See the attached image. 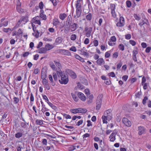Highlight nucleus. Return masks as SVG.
<instances>
[{
    "label": "nucleus",
    "instance_id": "obj_1",
    "mask_svg": "<svg viewBox=\"0 0 151 151\" xmlns=\"http://www.w3.org/2000/svg\"><path fill=\"white\" fill-rule=\"evenodd\" d=\"M76 15L74 16V18H79L81 16L82 12L81 9V5L78 7L76 6Z\"/></svg>",
    "mask_w": 151,
    "mask_h": 151
},
{
    "label": "nucleus",
    "instance_id": "obj_2",
    "mask_svg": "<svg viewBox=\"0 0 151 151\" xmlns=\"http://www.w3.org/2000/svg\"><path fill=\"white\" fill-rule=\"evenodd\" d=\"M92 29V27H88L87 26H85L84 28V31L86 32V35L87 37H90Z\"/></svg>",
    "mask_w": 151,
    "mask_h": 151
},
{
    "label": "nucleus",
    "instance_id": "obj_3",
    "mask_svg": "<svg viewBox=\"0 0 151 151\" xmlns=\"http://www.w3.org/2000/svg\"><path fill=\"white\" fill-rule=\"evenodd\" d=\"M59 82L61 84H67L68 82V77L65 75L61 77V80H59Z\"/></svg>",
    "mask_w": 151,
    "mask_h": 151
},
{
    "label": "nucleus",
    "instance_id": "obj_4",
    "mask_svg": "<svg viewBox=\"0 0 151 151\" xmlns=\"http://www.w3.org/2000/svg\"><path fill=\"white\" fill-rule=\"evenodd\" d=\"M122 121L123 123L127 127H130L131 126V122L127 118H123Z\"/></svg>",
    "mask_w": 151,
    "mask_h": 151
},
{
    "label": "nucleus",
    "instance_id": "obj_5",
    "mask_svg": "<svg viewBox=\"0 0 151 151\" xmlns=\"http://www.w3.org/2000/svg\"><path fill=\"white\" fill-rule=\"evenodd\" d=\"M68 26H70L71 32L75 31L78 28V25L77 24L73 22Z\"/></svg>",
    "mask_w": 151,
    "mask_h": 151
},
{
    "label": "nucleus",
    "instance_id": "obj_6",
    "mask_svg": "<svg viewBox=\"0 0 151 151\" xmlns=\"http://www.w3.org/2000/svg\"><path fill=\"white\" fill-rule=\"evenodd\" d=\"M67 71L68 74L73 79H75L76 78L77 76L74 71L69 69H68Z\"/></svg>",
    "mask_w": 151,
    "mask_h": 151
},
{
    "label": "nucleus",
    "instance_id": "obj_7",
    "mask_svg": "<svg viewBox=\"0 0 151 151\" xmlns=\"http://www.w3.org/2000/svg\"><path fill=\"white\" fill-rule=\"evenodd\" d=\"M103 97V95L102 94H101L98 96L96 101V104H101Z\"/></svg>",
    "mask_w": 151,
    "mask_h": 151
},
{
    "label": "nucleus",
    "instance_id": "obj_8",
    "mask_svg": "<svg viewBox=\"0 0 151 151\" xmlns=\"http://www.w3.org/2000/svg\"><path fill=\"white\" fill-rule=\"evenodd\" d=\"M72 18L70 15H69L68 17L65 26H68L70 24H72Z\"/></svg>",
    "mask_w": 151,
    "mask_h": 151
},
{
    "label": "nucleus",
    "instance_id": "obj_9",
    "mask_svg": "<svg viewBox=\"0 0 151 151\" xmlns=\"http://www.w3.org/2000/svg\"><path fill=\"white\" fill-rule=\"evenodd\" d=\"M78 96L79 99L82 101H85L86 100V97L81 92H79Z\"/></svg>",
    "mask_w": 151,
    "mask_h": 151
},
{
    "label": "nucleus",
    "instance_id": "obj_10",
    "mask_svg": "<svg viewBox=\"0 0 151 151\" xmlns=\"http://www.w3.org/2000/svg\"><path fill=\"white\" fill-rule=\"evenodd\" d=\"M60 53L65 55H70L71 53L68 50L65 49H60Z\"/></svg>",
    "mask_w": 151,
    "mask_h": 151
},
{
    "label": "nucleus",
    "instance_id": "obj_11",
    "mask_svg": "<svg viewBox=\"0 0 151 151\" xmlns=\"http://www.w3.org/2000/svg\"><path fill=\"white\" fill-rule=\"evenodd\" d=\"M42 83L45 87L48 90H49L50 89V87L49 85V84L48 83V81L47 79H44L42 80Z\"/></svg>",
    "mask_w": 151,
    "mask_h": 151
},
{
    "label": "nucleus",
    "instance_id": "obj_12",
    "mask_svg": "<svg viewBox=\"0 0 151 151\" xmlns=\"http://www.w3.org/2000/svg\"><path fill=\"white\" fill-rule=\"evenodd\" d=\"M138 134L139 135H141L145 132V128L143 127L140 126L138 127Z\"/></svg>",
    "mask_w": 151,
    "mask_h": 151
},
{
    "label": "nucleus",
    "instance_id": "obj_13",
    "mask_svg": "<svg viewBox=\"0 0 151 151\" xmlns=\"http://www.w3.org/2000/svg\"><path fill=\"white\" fill-rule=\"evenodd\" d=\"M96 63L97 64L101 65L105 63V61L103 58H100L96 60Z\"/></svg>",
    "mask_w": 151,
    "mask_h": 151
},
{
    "label": "nucleus",
    "instance_id": "obj_14",
    "mask_svg": "<svg viewBox=\"0 0 151 151\" xmlns=\"http://www.w3.org/2000/svg\"><path fill=\"white\" fill-rule=\"evenodd\" d=\"M93 98L94 96L93 94H91L88 96V98L89 100L87 101L88 104H90L93 102Z\"/></svg>",
    "mask_w": 151,
    "mask_h": 151
},
{
    "label": "nucleus",
    "instance_id": "obj_15",
    "mask_svg": "<svg viewBox=\"0 0 151 151\" xmlns=\"http://www.w3.org/2000/svg\"><path fill=\"white\" fill-rule=\"evenodd\" d=\"M47 51V49L45 47H42L40 49L38 53H45Z\"/></svg>",
    "mask_w": 151,
    "mask_h": 151
},
{
    "label": "nucleus",
    "instance_id": "obj_16",
    "mask_svg": "<svg viewBox=\"0 0 151 151\" xmlns=\"http://www.w3.org/2000/svg\"><path fill=\"white\" fill-rule=\"evenodd\" d=\"M107 115L106 117L108 118V120H110L112 118V114L111 113V111L109 110H108L106 111Z\"/></svg>",
    "mask_w": 151,
    "mask_h": 151
},
{
    "label": "nucleus",
    "instance_id": "obj_17",
    "mask_svg": "<svg viewBox=\"0 0 151 151\" xmlns=\"http://www.w3.org/2000/svg\"><path fill=\"white\" fill-rule=\"evenodd\" d=\"M63 38L61 37H58L55 40V42L57 44H60L63 41Z\"/></svg>",
    "mask_w": 151,
    "mask_h": 151
},
{
    "label": "nucleus",
    "instance_id": "obj_18",
    "mask_svg": "<svg viewBox=\"0 0 151 151\" xmlns=\"http://www.w3.org/2000/svg\"><path fill=\"white\" fill-rule=\"evenodd\" d=\"M78 113H80L82 114H85L87 111V110L85 109H81L78 108Z\"/></svg>",
    "mask_w": 151,
    "mask_h": 151
},
{
    "label": "nucleus",
    "instance_id": "obj_19",
    "mask_svg": "<svg viewBox=\"0 0 151 151\" xmlns=\"http://www.w3.org/2000/svg\"><path fill=\"white\" fill-rule=\"evenodd\" d=\"M67 15L65 13L60 14L59 15L60 18L62 20L64 19L65 18L67 17Z\"/></svg>",
    "mask_w": 151,
    "mask_h": 151
},
{
    "label": "nucleus",
    "instance_id": "obj_20",
    "mask_svg": "<svg viewBox=\"0 0 151 151\" xmlns=\"http://www.w3.org/2000/svg\"><path fill=\"white\" fill-rule=\"evenodd\" d=\"M16 9L17 11L19 13H23L24 12V10L23 9H21L20 7L18 6H17Z\"/></svg>",
    "mask_w": 151,
    "mask_h": 151
},
{
    "label": "nucleus",
    "instance_id": "obj_21",
    "mask_svg": "<svg viewBox=\"0 0 151 151\" xmlns=\"http://www.w3.org/2000/svg\"><path fill=\"white\" fill-rule=\"evenodd\" d=\"M75 57L77 59L80 60L82 62H84V58H82L81 57H80V56L78 55L77 54H76L75 55Z\"/></svg>",
    "mask_w": 151,
    "mask_h": 151
},
{
    "label": "nucleus",
    "instance_id": "obj_22",
    "mask_svg": "<svg viewBox=\"0 0 151 151\" xmlns=\"http://www.w3.org/2000/svg\"><path fill=\"white\" fill-rule=\"evenodd\" d=\"M47 103L53 109L55 110H56L57 109V107L56 106L54 105L51 102H47Z\"/></svg>",
    "mask_w": 151,
    "mask_h": 151
},
{
    "label": "nucleus",
    "instance_id": "obj_23",
    "mask_svg": "<svg viewBox=\"0 0 151 151\" xmlns=\"http://www.w3.org/2000/svg\"><path fill=\"white\" fill-rule=\"evenodd\" d=\"M60 23L58 19L57 18H54L53 20V24L54 25L56 26L58 24Z\"/></svg>",
    "mask_w": 151,
    "mask_h": 151
},
{
    "label": "nucleus",
    "instance_id": "obj_24",
    "mask_svg": "<svg viewBox=\"0 0 151 151\" xmlns=\"http://www.w3.org/2000/svg\"><path fill=\"white\" fill-rule=\"evenodd\" d=\"M86 19L87 20L91 21L92 19V15L91 13H89L86 16Z\"/></svg>",
    "mask_w": 151,
    "mask_h": 151
},
{
    "label": "nucleus",
    "instance_id": "obj_25",
    "mask_svg": "<svg viewBox=\"0 0 151 151\" xmlns=\"http://www.w3.org/2000/svg\"><path fill=\"white\" fill-rule=\"evenodd\" d=\"M102 118L103 123H107L108 122L106 120H108V118L107 117H106V116H103L102 117Z\"/></svg>",
    "mask_w": 151,
    "mask_h": 151
},
{
    "label": "nucleus",
    "instance_id": "obj_26",
    "mask_svg": "<svg viewBox=\"0 0 151 151\" xmlns=\"http://www.w3.org/2000/svg\"><path fill=\"white\" fill-rule=\"evenodd\" d=\"M45 47L47 49V50H49L53 48L52 45H50V44H48L46 45L45 46Z\"/></svg>",
    "mask_w": 151,
    "mask_h": 151
},
{
    "label": "nucleus",
    "instance_id": "obj_27",
    "mask_svg": "<svg viewBox=\"0 0 151 151\" xmlns=\"http://www.w3.org/2000/svg\"><path fill=\"white\" fill-rule=\"evenodd\" d=\"M35 124L37 125H42L43 124V121L39 119H37L35 121Z\"/></svg>",
    "mask_w": 151,
    "mask_h": 151
},
{
    "label": "nucleus",
    "instance_id": "obj_28",
    "mask_svg": "<svg viewBox=\"0 0 151 151\" xmlns=\"http://www.w3.org/2000/svg\"><path fill=\"white\" fill-rule=\"evenodd\" d=\"M70 112L72 113L76 114L78 113V108L71 109L70 110Z\"/></svg>",
    "mask_w": 151,
    "mask_h": 151
},
{
    "label": "nucleus",
    "instance_id": "obj_29",
    "mask_svg": "<svg viewBox=\"0 0 151 151\" xmlns=\"http://www.w3.org/2000/svg\"><path fill=\"white\" fill-rule=\"evenodd\" d=\"M71 95L72 97V98L75 101L77 102L79 100L78 98L75 94H73V93H71Z\"/></svg>",
    "mask_w": 151,
    "mask_h": 151
},
{
    "label": "nucleus",
    "instance_id": "obj_30",
    "mask_svg": "<svg viewBox=\"0 0 151 151\" xmlns=\"http://www.w3.org/2000/svg\"><path fill=\"white\" fill-rule=\"evenodd\" d=\"M124 22H122V21H119V22H118L116 24V25L117 27H122L124 26Z\"/></svg>",
    "mask_w": 151,
    "mask_h": 151
},
{
    "label": "nucleus",
    "instance_id": "obj_31",
    "mask_svg": "<svg viewBox=\"0 0 151 151\" xmlns=\"http://www.w3.org/2000/svg\"><path fill=\"white\" fill-rule=\"evenodd\" d=\"M23 134L22 133L20 132H18L15 134V136L16 138H19L22 137Z\"/></svg>",
    "mask_w": 151,
    "mask_h": 151
},
{
    "label": "nucleus",
    "instance_id": "obj_32",
    "mask_svg": "<svg viewBox=\"0 0 151 151\" xmlns=\"http://www.w3.org/2000/svg\"><path fill=\"white\" fill-rule=\"evenodd\" d=\"M56 74H57L58 77H61L62 76H63L64 75L63 74L61 71V72H59L58 71H56Z\"/></svg>",
    "mask_w": 151,
    "mask_h": 151
},
{
    "label": "nucleus",
    "instance_id": "obj_33",
    "mask_svg": "<svg viewBox=\"0 0 151 151\" xmlns=\"http://www.w3.org/2000/svg\"><path fill=\"white\" fill-rule=\"evenodd\" d=\"M13 30V29H11L10 28H4L3 29V31L5 32H6V33H7L9 31L11 32Z\"/></svg>",
    "mask_w": 151,
    "mask_h": 151
},
{
    "label": "nucleus",
    "instance_id": "obj_34",
    "mask_svg": "<svg viewBox=\"0 0 151 151\" xmlns=\"http://www.w3.org/2000/svg\"><path fill=\"white\" fill-rule=\"evenodd\" d=\"M50 67L54 70H55V69L56 68L55 66V65L54 63L52 62H51L50 63Z\"/></svg>",
    "mask_w": 151,
    "mask_h": 151
},
{
    "label": "nucleus",
    "instance_id": "obj_35",
    "mask_svg": "<svg viewBox=\"0 0 151 151\" xmlns=\"http://www.w3.org/2000/svg\"><path fill=\"white\" fill-rule=\"evenodd\" d=\"M148 97L147 96H145L143 99L142 100V103L144 105H145L146 104V101L148 100Z\"/></svg>",
    "mask_w": 151,
    "mask_h": 151
},
{
    "label": "nucleus",
    "instance_id": "obj_36",
    "mask_svg": "<svg viewBox=\"0 0 151 151\" xmlns=\"http://www.w3.org/2000/svg\"><path fill=\"white\" fill-rule=\"evenodd\" d=\"M117 133V131L116 129H115L114 130L113 132L110 135V136L109 138H110L111 136H115L116 134Z\"/></svg>",
    "mask_w": 151,
    "mask_h": 151
},
{
    "label": "nucleus",
    "instance_id": "obj_37",
    "mask_svg": "<svg viewBox=\"0 0 151 151\" xmlns=\"http://www.w3.org/2000/svg\"><path fill=\"white\" fill-rule=\"evenodd\" d=\"M118 47L122 51L124 50V45L122 44H120L118 46Z\"/></svg>",
    "mask_w": 151,
    "mask_h": 151
},
{
    "label": "nucleus",
    "instance_id": "obj_38",
    "mask_svg": "<svg viewBox=\"0 0 151 151\" xmlns=\"http://www.w3.org/2000/svg\"><path fill=\"white\" fill-rule=\"evenodd\" d=\"M13 99V102L14 104H17L19 101V99L18 97H14Z\"/></svg>",
    "mask_w": 151,
    "mask_h": 151
},
{
    "label": "nucleus",
    "instance_id": "obj_39",
    "mask_svg": "<svg viewBox=\"0 0 151 151\" xmlns=\"http://www.w3.org/2000/svg\"><path fill=\"white\" fill-rule=\"evenodd\" d=\"M21 126L24 128H27V126L25 122H22L21 123Z\"/></svg>",
    "mask_w": 151,
    "mask_h": 151
},
{
    "label": "nucleus",
    "instance_id": "obj_40",
    "mask_svg": "<svg viewBox=\"0 0 151 151\" xmlns=\"http://www.w3.org/2000/svg\"><path fill=\"white\" fill-rule=\"evenodd\" d=\"M126 4L127 6L129 8L131 7L132 5V3L130 1H127L126 2Z\"/></svg>",
    "mask_w": 151,
    "mask_h": 151
},
{
    "label": "nucleus",
    "instance_id": "obj_41",
    "mask_svg": "<svg viewBox=\"0 0 151 151\" xmlns=\"http://www.w3.org/2000/svg\"><path fill=\"white\" fill-rule=\"evenodd\" d=\"M76 38V34H72L70 37V39L72 40H75Z\"/></svg>",
    "mask_w": 151,
    "mask_h": 151
},
{
    "label": "nucleus",
    "instance_id": "obj_42",
    "mask_svg": "<svg viewBox=\"0 0 151 151\" xmlns=\"http://www.w3.org/2000/svg\"><path fill=\"white\" fill-rule=\"evenodd\" d=\"M119 55V53L118 52H115L113 54L112 57L113 58H116Z\"/></svg>",
    "mask_w": 151,
    "mask_h": 151
},
{
    "label": "nucleus",
    "instance_id": "obj_43",
    "mask_svg": "<svg viewBox=\"0 0 151 151\" xmlns=\"http://www.w3.org/2000/svg\"><path fill=\"white\" fill-rule=\"evenodd\" d=\"M84 91L87 97H88V96L90 94V91L88 89H86L84 90Z\"/></svg>",
    "mask_w": 151,
    "mask_h": 151
},
{
    "label": "nucleus",
    "instance_id": "obj_44",
    "mask_svg": "<svg viewBox=\"0 0 151 151\" xmlns=\"http://www.w3.org/2000/svg\"><path fill=\"white\" fill-rule=\"evenodd\" d=\"M115 5L114 4H111L110 8L111 11L115 10Z\"/></svg>",
    "mask_w": 151,
    "mask_h": 151
},
{
    "label": "nucleus",
    "instance_id": "obj_45",
    "mask_svg": "<svg viewBox=\"0 0 151 151\" xmlns=\"http://www.w3.org/2000/svg\"><path fill=\"white\" fill-rule=\"evenodd\" d=\"M78 86L81 89H83L84 88V86L79 82L78 83Z\"/></svg>",
    "mask_w": 151,
    "mask_h": 151
},
{
    "label": "nucleus",
    "instance_id": "obj_46",
    "mask_svg": "<svg viewBox=\"0 0 151 151\" xmlns=\"http://www.w3.org/2000/svg\"><path fill=\"white\" fill-rule=\"evenodd\" d=\"M122 63L121 61L120 62L118 63L117 65L116 69L117 70H119V69L120 68L122 65Z\"/></svg>",
    "mask_w": 151,
    "mask_h": 151
},
{
    "label": "nucleus",
    "instance_id": "obj_47",
    "mask_svg": "<svg viewBox=\"0 0 151 151\" xmlns=\"http://www.w3.org/2000/svg\"><path fill=\"white\" fill-rule=\"evenodd\" d=\"M54 61L55 65L58 68L61 67V64L59 62L56 61L55 60H54Z\"/></svg>",
    "mask_w": 151,
    "mask_h": 151
},
{
    "label": "nucleus",
    "instance_id": "obj_48",
    "mask_svg": "<svg viewBox=\"0 0 151 151\" xmlns=\"http://www.w3.org/2000/svg\"><path fill=\"white\" fill-rule=\"evenodd\" d=\"M129 43L132 45L133 46H135L136 44V42L133 40H129Z\"/></svg>",
    "mask_w": 151,
    "mask_h": 151
},
{
    "label": "nucleus",
    "instance_id": "obj_49",
    "mask_svg": "<svg viewBox=\"0 0 151 151\" xmlns=\"http://www.w3.org/2000/svg\"><path fill=\"white\" fill-rule=\"evenodd\" d=\"M62 114L64 117H65V118L66 119H70L71 118V116H70L67 114Z\"/></svg>",
    "mask_w": 151,
    "mask_h": 151
},
{
    "label": "nucleus",
    "instance_id": "obj_50",
    "mask_svg": "<svg viewBox=\"0 0 151 151\" xmlns=\"http://www.w3.org/2000/svg\"><path fill=\"white\" fill-rule=\"evenodd\" d=\"M110 51H107L105 53V57L106 58H108L110 56Z\"/></svg>",
    "mask_w": 151,
    "mask_h": 151
},
{
    "label": "nucleus",
    "instance_id": "obj_51",
    "mask_svg": "<svg viewBox=\"0 0 151 151\" xmlns=\"http://www.w3.org/2000/svg\"><path fill=\"white\" fill-rule=\"evenodd\" d=\"M90 136V134L87 133H86L83 134V140H86V139H85V138L86 137H89Z\"/></svg>",
    "mask_w": 151,
    "mask_h": 151
},
{
    "label": "nucleus",
    "instance_id": "obj_52",
    "mask_svg": "<svg viewBox=\"0 0 151 151\" xmlns=\"http://www.w3.org/2000/svg\"><path fill=\"white\" fill-rule=\"evenodd\" d=\"M22 21H23L25 22H27L28 21V17H22Z\"/></svg>",
    "mask_w": 151,
    "mask_h": 151
},
{
    "label": "nucleus",
    "instance_id": "obj_53",
    "mask_svg": "<svg viewBox=\"0 0 151 151\" xmlns=\"http://www.w3.org/2000/svg\"><path fill=\"white\" fill-rule=\"evenodd\" d=\"M141 94V91H140L139 92H138L137 93H136L135 94V96L136 97V98H139L140 97V96Z\"/></svg>",
    "mask_w": 151,
    "mask_h": 151
},
{
    "label": "nucleus",
    "instance_id": "obj_54",
    "mask_svg": "<svg viewBox=\"0 0 151 151\" xmlns=\"http://www.w3.org/2000/svg\"><path fill=\"white\" fill-rule=\"evenodd\" d=\"M111 14H112V16L114 18L116 17V15L115 10L111 11Z\"/></svg>",
    "mask_w": 151,
    "mask_h": 151
},
{
    "label": "nucleus",
    "instance_id": "obj_55",
    "mask_svg": "<svg viewBox=\"0 0 151 151\" xmlns=\"http://www.w3.org/2000/svg\"><path fill=\"white\" fill-rule=\"evenodd\" d=\"M76 147L75 146L71 145L69 147V150L70 151H73L76 149Z\"/></svg>",
    "mask_w": 151,
    "mask_h": 151
},
{
    "label": "nucleus",
    "instance_id": "obj_56",
    "mask_svg": "<svg viewBox=\"0 0 151 151\" xmlns=\"http://www.w3.org/2000/svg\"><path fill=\"white\" fill-rule=\"evenodd\" d=\"M134 18H135V19L136 20H139L141 19L140 17L138 16L137 15V14H134Z\"/></svg>",
    "mask_w": 151,
    "mask_h": 151
},
{
    "label": "nucleus",
    "instance_id": "obj_57",
    "mask_svg": "<svg viewBox=\"0 0 151 151\" xmlns=\"http://www.w3.org/2000/svg\"><path fill=\"white\" fill-rule=\"evenodd\" d=\"M52 75H53V77L54 80L55 81H57V80H58L57 77L56 73H53Z\"/></svg>",
    "mask_w": 151,
    "mask_h": 151
},
{
    "label": "nucleus",
    "instance_id": "obj_58",
    "mask_svg": "<svg viewBox=\"0 0 151 151\" xmlns=\"http://www.w3.org/2000/svg\"><path fill=\"white\" fill-rule=\"evenodd\" d=\"M42 97L43 99L46 100V101L47 102H49V99L47 96L44 95H42Z\"/></svg>",
    "mask_w": 151,
    "mask_h": 151
},
{
    "label": "nucleus",
    "instance_id": "obj_59",
    "mask_svg": "<svg viewBox=\"0 0 151 151\" xmlns=\"http://www.w3.org/2000/svg\"><path fill=\"white\" fill-rule=\"evenodd\" d=\"M29 54V52H26L24 53L22 55V56L24 57H27Z\"/></svg>",
    "mask_w": 151,
    "mask_h": 151
},
{
    "label": "nucleus",
    "instance_id": "obj_60",
    "mask_svg": "<svg viewBox=\"0 0 151 151\" xmlns=\"http://www.w3.org/2000/svg\"><path fill=\"white\" fill-rule=\"evenodd\" d=\"M138 53V50H134L132 52V56H136V55Z\"/></svg>",
    "mask_w": 151,
    "mask_h": 151
},
{
    "label": "nucleus",
    "instance_id": "obj_61",
    "mask_svg": "<svg viewBox=\"0 0 151 151\" xmlns=\"http://www.w3.org/2000/svg\"><path fill=\"white\" fill-rule=\"evenodd\" d=\"M70 51H73L74 52H75L76 51V48L74 46H72L70 48Z\"/></svg>",
    "mask_w": 151,
    "mask_h": 151
},
{
    "label": "nucleus",
    "instance_id": "obj_62",
    "mask_svg": "<svg viewBox=\"0 0 151 151\" xmlns=\"http://www.w3.org/2000/svg\"><path fill=\"white\" fill-rule=\"evenodd\" d=\"M93 43L94 46L96 47L98 45V42L97 40H94L93 41Z\"/></svg>",
    "mask_w": 151,
    "mask_h": 151
},
{
    "label": "nucleus",
    "instance_id": "obj_63",
    "mask_svg": "<svg viewBox=\"0 0 151 151\" xmlns=\"http://www.w3.org/2000/svg\"><path fill=\"white\" fill-rule=\"evenodd\" d=\"M106 84L109 85L111 84V82L109 79H107L105 81Z\"/></svg>",
    "mask_w": 151,
    "mask_h": 151
},
{
    "label": "nucleus",
    "instance_id": "obj_64",
    "mask_svg": "<svg viewBox=\"0 0 151 151\" xmlns=\"http://www.w3.org/2000/svg\"><path fill=\"white\" fill-rule=\"evenodd\" d=\"M110 40L113 42H115L116 41V38L115 36H113L111 37Z\"/></svg>",
    "mask_w": 151,
    "mask_h": 151
}]
</instances>
